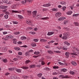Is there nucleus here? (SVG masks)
<instances>
[{"mask_svg":"<svg viewBox=\"0 0 79 79\" xmlns=\"http://www.w3.org/2000/svg\"><path fill=\"white\" fill-rule=\"evenodd\" d=\"M64 78H69V77H68V75H65V77H64Z\"/></svg>","mask_w":79,"mask_h":79,"instance_id":"nucleus-63","label":"nucleus"},{"mask_svg":"<svg viewBox=\"0 0 79 79\" xmlns=\"http://www.w3.org/2000/svg\"><path fill=\"white\" fill-rule=\"evenodd\" d=\"M22 69H29L28 67H26V66H23L22 67Z\"/></svg>","mask_w":79,"mask_h":79,"instance_id":"nucleus-22","label":"nucleus"},{"mask_svg":"<svg viewBox=\"0 0 79 79\" xmlns=\"http://www.w3.org/2000/svg\"><path fill=\"white\" fill-rule=\"evenodd\" d=\"M60 4H61V5H63L64 4V2H60Z\"/></svg>","mask_w":79,"mask_h":79,"instance_id":"nucleus-62","label":"nucleus"},{"mask_svg":"<svg viewBox=\"0 0 79 79\" xmlns=\"http://www.w3.org/2000/svg\"><path fill=\"white\" fill-rule=\"evenodd\" d=\"M66 19V18L63 17H60L58 19V21H63V20H64V19Z\"/></svg>","mask_w":79,"mask_h":79,"instance_id":"nucleus-7","label":"nucleus"},{"mask_svg":"<svg viewBox=\"0 0 79 79\" xmlns=\"http://www.w3.org/2000/svg\"><path fill=\"white\" fill-rule=\"evenodd\" d=\"M30 33L31 34H35V32H34L33 31H30Z\"/></svg>","mask_w":79,"mask_h":79,"instance_id":"nucleus-46","label":"nucleus"},{"mask_svg":"<svg viewBox=\"0 0 79 79\" xmlns=\"http://www.w3.org/2000/svg\"><path fill=\"white\" fill-rule=\"evenodd\" d=\"M58 66H54L53 67V69H58Z\"/></svg>","mask_w":79,"mask_h":79,"instance_id":"nucleus-48","label":"nucleus"},{"mask_svg":"<svg viewBox=\"0 0 79 79\" xmlns=\"http://www.w3.org/2000/svg\"><path fill=\"white\" fill-rule=\"evenodd\" d=\"M1 61H3V62H4V63H7L8 61L7 60V59H1Z\"/></svg>","mask_w":79,"mask_h":79,"instance_id":"nucleus-11","label":"nucleus"},{"mask_svg":"<svg viewBox=\"0 0 79 79\" xmlns=\"http://www.w3.org/2000/svg\"><path fill=\"white\" fill-rule=\"evenodd\" d=\"M2 2L4 3H6L8 2V0H2Z\"/></svg>","mask_w":79,"mask_h":79,"instance_id":"nucleus-33","label":"nucleus"},{"mask_svg":"<svg viewBox=\"0 0 79 79\" xmlns=\"http://www.w3.org/2000/svg\"><path fill=\"white\" fill-rule=\"evenodd\" d=\"M51 6V4L50 3L46 4L43 5V6L48 7Z\"/></svg>","mask_w":79,"mask_h":79,"instance_id":"nucleus-9","label":"nucleus"},{"mask_svg":"<svg viewBox=\"0 0 79 79\" xmlns=\"http://www.w3.org/2000/svg\"><path fill=\"white\" fill-rule=\"evenodd\" d=\"M38 39H34L33 40V41H34V42H38Z\"/></svg>","mask_w":79,"mask_h":79,"instance_id":"nucleus-50","label":"nucleus"},{"mask_svg":"<svg viewBox=\"0 0 79 79\" xmlns=\"http://www.w3.org/2000/svg\"><path fill=\"white\" fill-rule=\"evenodd\" d=\"M56 48H58V49H59V50H60V49H62V47H56Z\"/></svg>","mask_w":79,"mask_h":79,"instance_id":"nucleus-52","label":"nucleus"},{"mask_svg":"<svg viewBox=\"0 0 79 79\" xmlns=\"http://www.w3.org/2000/svg\"><path fill=\"white\" fill-rule=\"evenodd\" d=\"M70 74H74V72L73 71H70L69 72Z\"/></svg>","mask_w":79,"mask_h":79,"instance_id":"nucleus-35","label":"nucleus"},{"mask_svg":"<svg viewBox=\"0 0 79 79\" xmlns=\"http://www.w3.org/2000/svg\"><path fill=\"white\" fill-rule=\"evenodd\" d=\"M18 59L19 58H14L13 59V60L14 61H18Z\"/></svg>","mask_w":79,"mask_h":79,"instance_id":"nucleus-41","label":"nucleus"},{"mask_svg":"<svg viewBox=\"0 0 79 79\" xmlns=\"http://www.w3.org/2000/svg\"><path fill=\"white\" fill-rule=\"evenodd\" d=\"M16 35H18V34H20V33H19V32H15L14 33Z\"/></svg>","mask_w":79,"mask_h":79,"instance_id":"nucleus-40","label":"nucleus"},{"mask_svg":"<svg viewBox=\"0 0 79 79\" xmlns=\"http://www.w3.org/2000/svg\"><path fill=\"white\" fill-rule=\"evenodd\" d=\"M64 36L62 37V39L64 40H67L68 39V36L69 35V32H65L63 34Z\"/></svg>","mask_w":79,"mask_h":79,"instance_id":"nucleus-2","label":"nucleus"},{"mask_svg":"<svg viewBox=\"0 0 79 79\" xmlns=\"http://www.w3.org/2000/svg\"><path fill=\"white\" fill-rule=\"evenodd\" d=\"M25 55L26 56H27V55H29V51L25 53Z\"/></svg>","mask_w":79,"mask_h":79,"instance_id":"nucleus-47","label":"nucleus"},{"mask_svg":"<svg viewBox=\"0 0 79 79\" xmlns=\"http://www.w3.org/2000/svg\"><path fill=\"white\" fill-rule=\"evenodd\" d=\"M65 55L66 56H69V52H67L65 53Z\"/></svg>","mask_w":79,"mask_h":79,"instance_id":"nucleus-24","label":"nucleus"},{"mask_svg":"<svg viewBox=\"0 0 79 79\" xmlns=\"http://www.w3.org/2000/svg\"><path fill=\"white\" fill-rule=\"evenodd\" d=\"M77 16H78V14H74L73 15V16L74 17Z\"/></svg>","mask_w":79,"mask_h":79,"instance_id":"nucleus-56","label":"nucleus"},{"mask_svg":"<svg viewBox=\"0 0 79 79\" xmlns=\"http://www.w3.org/2000/svg\"><path fill=\"white\" fill-rule=\"evenodd\" d=\"M22 44V42L21 41H19L18 42V44L20 45V44Z\"/></svg>","mask_w":79,"mask_h":79,"instance_id":"nucleus-57","label":"nucleus"},{"mask_svg":"<svg viewBox=\"0 0 79 79\" xmlns=\"http://www.w3.org/2000/svg\"><path fill=\"white\" fill-rule=\"evenodd\" d=\"M71 63L73 66H76L77 65V63L75 62L72 61Z\"/></svg>","mask_w":79,"mask_h":79,"instance_id":"nucleus-12","label":"nucleus"},{"mask_svg":"<svg viewBox=\"0 0 79 79\" xmlns=\"http://www.w3.org/2000/svg\"><path fill=\"white\" fill-rule=\"evenodd\" d=\"M59 64H60V65H62V66H63V65H64V64L63 63H61V62H59Z\"/></svg>","mask_w":79,"mask_h":79,"instance_id":"nucleus-45","label":"nucleus"},{"mask_svg":"<svg viewBox=\"0 0 79 79\" xmlns=\"http://www.w3.org/2000/svg\"><path fill=\"white\" fill-rule=\"evenodd\" d=\"M37 11H33L32 12V14H33V18H35V16H36V15H37Z\"/></svg>","mask_w":79,"mask_h":79,"instance_id":"nucleus-3","label":"nucleus"},{"mask_svg":"<svg viewBox=\"0 0 79 79\" xmlns=\"http://www.w3.org/2000/svg\"><path fill=\"white\" fill-rule=\"evenodd\" d=\"M48 53H50V54H51L52 53H53V52H52V51H48Z\"/></svg>","mask_w":79,"mask_h":79,"instance_id":"nucleus-43","label":"nucleus"},{"mask_svg":"<svg viewBox=\"0 0 79 79\" xmlns=\"http://www.w3.org/2000/svg\"><path fill=\"white\" fill-rule=\"evenodd\" d=\"M21 39L22 40H26V37L25 36H22L21 37Z\"/></svg>","mask_w":79,"mask_h":79,"instance_id":"nucleus-21","label":"nucleus"},{"mask_svg":"<svg viewBox=\"0 0 79 79\" xmlns=\"http://www.w3.org/2000/svg\"><path fill=\"white\" fill-rule=\"evenodd\" d=\"M62 49L64 50H68V48L65 47H64L63 48H62Z\"/></svg>","mask_w":79,"mask_h":79,"instance_id":"nucleus-37","label":"nucleus"},{"mask_svg":"<svg viewBox=\"0 0 79 79\" xmlns=\"http://www.w3.org/2000/svg\"><path fill=\"white\" fill-rule=\"evenodd\" d=\"M40 41L41 42H47V40L44 39H41L40 40Z\"/></svg>","mask_w":79,"mask_h":79,"instance_id":"nucleus-13","label":"nucleus"},{"mask_svg":"<svg viewBox=\"0 0 79 79\" xmlns=\"http://www.w3.org/2000/svg\"><path fill=\"white\" fill-rule=\"evenodd\" d=\"M68 21L67 20L64 21V24H68Z\"/></svg>","mask_w":79,"mask_h":79,"instance_id":"nucleus-39","label":"nucleus"},{"mask_svg":"<svg viewBox=\"0 0 79 79\" xmlns=\"http://www.w3.org/2000/svg\"><path fill=\"white\" fill-rule=\"evenodd\" d=\"M4 17L6 19H8V15H6L4 16Z\"/></svg>","mask_w":79,"mask_h":79,"instance_id":"nucleus-38","label":"nucleus"},{"mask_svg":"<svg viewBox=\"0 0 79 79\" xmlns=\"http://www.w3.org/2000/svg\"><path fill=\"white\" fill-rule=\"evenodd\" d=\"M54 33H55L53 31L48 32V35H53V34Z\"/></svg>","mask_w":79,"mask_h":79,"instance_id":"nucleus-8","label":"nucleus"},{"mask_svg":"<svg viewBox=\"0 0 79 79\" xmlns=\"http://www.w3.org/2000/svg\"><path fill=\"white\" fill-rule=\"evenodd\" d=\"M16 71L18 73H21V69H15Z\"/></svg>","mask_w":79,"mask_h":79,"instance_id":"nucleus-30","label":"nucleus"},{"mask_svg":"<svg viewBox=\"0 0 79 79\" xmlns=\"http://www.w3.org/2000/svg\"><path fill=\"white\" fill-rule=\"evenodd\" d=\"M9 74H10V73H7L5 74V76H8V75H9Z\"/></svg>","mask_w":79,"mask_h":79,"instance_id":"nucleus-60","label":"nucleus"},{"mask_svg":"<svg viewBox=\"0 0 79 79\" xmlns=\"http://www.w3.org/2000/svg\"><path fill=\"white\" fill-rule=\"evenodd\" d=\"M48 17H44V18H42L41 19H43V20H47V19H48Z\"/></svg>","mask_w":79,"mask_h":79,"instance_id":"nucleus-34","label":"nucleus"},{"mask_svg":"<svg viewBox=\"0 0 79 79\" xmlns=\"http://www.w3.org/2000/svg\"><path fill=\"white\" fill-rule=\"evenodd\" d=\"M34 54H35V55H39V54H40V52H34Z\"/></svg>","mask_w":79,"mask_h":79,"instance_id":"nucleus-20","label":"nucleus"},{"mask_svg":"<svg viewBox=\"0 0 79 79\" xmlns=\"http://www.w3.org/2000/svg\"><path fill=\"white\" fill-rule=\"evenodd\" d=\"M52 11H56L57 10L55 8L52 9Z\"/></svg>","mask_w":79,"mask_h":79,"instance_id":"nucleus-53","label":"nucleus"},{"mask_svg":"<svg viewBox=\"0 0 79 79\" xmlns=\"http://www.w3.org/2000/svg\"><path fill=\"white\" fill-rule=\"evenodd\" d=\"M74 24H75L76 26H79V23L77 22H75L74 23Z\"/></svg>","mask_w":79,"mask_h":79,"instance_id":"nucleus-26","label":"nucleus"},{"mask_svg":"<svg viewBox=\"0 0 79 79\" xmlns=\"http://www.w3.org/2000/svg\"><path fill=\"white\" fill-rule=\"evenodd\" d=\"M14 48L16 50H21V49L18 47H15Z\"/></svg>","mask_w":79,"mask_h":79,"instance_id":"nucleus-25","label":"nucleus"},{"mask_svg":"<svg viewBox=\"0 0 79 79\" xmlns=\"http://www.w3.org/2000/svg\"><path fill=\"white\" fill-rule=\"evenodd\" d=\"M26 23L27 24H29V25H31V21L27 20Z\"/></svg>","mask_w":79,"mask_h":79,"instance_id":"nucleus-17","label":"nucleus"},{"mask_svg":"<svg viewBox=\"0 0 79 79\" xmlns=\"http://www.w3.org/2000/svg\"><path fill=\"white\" fill-rule=\"evenodd\" d=\"M42 73H39L37 74V76L39 77H40L42 76Z\"/></svg>","mask_w":79,"mask_h":79,"instance_id":"nucleus-29","label":"nucleus"},{"mask_svg":"<svg viewBox=\"0 0 79 79\" xmlns=\"http://www.w3.org/2000/svg\"><path fill=\"white\" fill-rule=\"evenodd\" d=\"M13 24H18V22L16 21H13Z\"/></svg>","mask_w":79,"mask_h":79,"instance_id":"nucleus-42","label":"nucleus"},{"mask_svg":"<svg viewBox=\"0 0 79 79\" xmlns=\"http://www.w3.org/2000/svg\"><path fill=\"white\" fill-rule=\"evenodd\" d=\"M13 42L14 44H16V39H13Z\"/></svg>","mask_w":79,"mask_h":79,"instance_id":"nucleus-27","label":"nucleus"},{"mask_svg":"<svg viewBox=\"0 0 79 79\" xmlns=\"http://www.w3.org/2000/svg\"><path fill=\"white\" fill-rule=\"evenodd\" d=\"M36 44L34 43H32L31 44V46L32 47H36Z\"/></svg>","mask_w":79,"mask_h":79,"instance_id":"nucleus-18","label":"nucleus"},{"mask_svg":"<svg viewBox=\"0 0 79 79\" xmlns=\"http://www.w3.org/2000/svg\"><path fill=\"white\" fill-rule=\"evenodd\" d=\"M67 71V69H62V70H61V71H63V72H64V73H65V72H66V71Z\"/></svg>","mask_w":79,"mask_h":79,"instance_id":"nucleus-44","label":"nucleus"},{"mask_svg":"<svg viewBox=\"0 0 79 79\" xmlns=\"http://www.w3.org/2000/svg\"><path fill=\"white\" fill-rule=\"evenodd\" d=\"M73 48L75 50H77H77H78V49L77 48H76V47H73Z\"/></svg>","mask_w":79,"mask_h":79,"instance_id":"nucleus-49","label":"nucleus"},{"mask_svg":"<svg viewBox=\"0 0 79 79\" xmlns=\"http://www.w3.org/2000/svg\"><path fill=\"white\" fill-rule=\"evenodd\" d=\"M27 13L28 15H31L32 11H31L27 10Z\"/></svg>","mask_w":79,"mask_h":79,"instance_id":"nucleus-15","label":"nucleus"},{"mask_svg":"<svg viewBox=\"0 0 79 79\" xmlns=\"http://www.w3.org/2000/svg\"><path fill=\"white\" fill-rule=\"evenodd\" d=\"M7 8H8V6H0V9L2 10H2V12H4V13H5V14H7V15H9L10 14V13L6 11V10H7Z\"/></svg>","mask_w":79,"mask_h":79,"instance_id":"nucleus-1","label":"nucleus"},{"mask_svg":"<svg viewBox=\"0 0 79 79\" xmlns=\"http://www.w3.org/2000/svg\"><path fill=\"white\" fill-rule=\"evenodd\" d=\"M18 16L19 19H23V16L21 15H18Z\"/></svg>","mask_w":79,"mask_h":79,"instance_id":"nucleus-31","label":"nucleus"},{"mask_svg":"<svg viewBox=\"0 0 79 79\" xmlns=\"http://www.w3.org/2000/svg\"><path fill=\"white\" fill-rule=\"evenodd\" d=\"M30 60H27L25 61V64H28L30 62Z\"/></svg>","mask_w":79,"mask_h":79,"instance_id":"nucleus-36","label":"nucleus"},{"mask_svg":"<svg viewBox=\"0 0 79 79\" xmlns=\"http://www.w3.org/2000/svg\"><path fill=\"white\" fill-rule=\"evenodd\" d=\"M7 47H6L5 48H3L2 49L3 50H4L5 52H6V51L7 50Z\"/></svg>","mask_w":79,"mask_h":79,"instance_id":"nucleus-28","label":"nucleus"},{"mask_svg":"<svg viewBox=\"0 0 79 79\" xmlns=\"http://www.w3.org/2000/svg\"><path fill=\"white\" fill-rule=\"evenodd\" d=\"M61 15V13L60 12H58L56 13L55 15L56 17H57L58 16H60Z\"/></svg>","mask_w":79,"mask_h":79,"instance_id":"nucleus-4","label":"nucleus"},{"mask_svg":"<svg viewBox=\"0 0 79 79\" xmlns=\"http://www.w3.org/2000/svg\"><path fill=\"white\" fill-rule=\"evenodd\" d=\"M27 2V0H24V1H22L21 3H22V4H23V5H24L26 4Z\"/></svg>","mask_w":79,"mask_h":79,"instance_id":"nucleus-14","label":"nucleus"},{"mask_svg":"<svg viewBox=\"0 0 79 79\" xmlns=\"http://www.w3.org/2000/svg\"><path fill=\"white\" fill-rule=\"evenodd\" d=\"M16 79V77H11V79Z\"/></svg>","mask_w":79,"mask_h":79,"instance_id":"nucleus-59","label":"nucleus"},{"mask_svg":"<svg viewBox=\"0 0 79 79\" xmlns=\"http://www.w3.org/2000/svg\"><path fill=\"white\" fill-rule=\"evenodd\" d=\"M59 77L60 78H64V76L63 75H60L59 76Z\"/></svg>","mask_w":79,"mask_h":79,"instance_id":"nucleus-23","label":"nucleus"},{"mask_svg":"<svg viewBox=\"0 0 79 79\" xmlns=\"http://www.w3.org/2000/svg\"><path fill=\"white\" fill-rule=\"evenodd\" d=\"M22 54H23V53H22V52H18V54L19 55H22Z\"/></svg>","mask_w":79,"mask_h":79,"instance_id":"nucleus-54","label":"nucleus"},{"mask_svg":"<svg viewBox=\"0 0 79 79\" xmlns=\"http://www.w3.org/2000/svg\"><path fill=\"white\" fill-rule=\"evenodd\" d=\"M12 13H21V11H20L19 12L16 11V10H13L12 11Z\"/></svg>","mask_w":79,"mask_h":79,"instance_id":"nucleus-16","label":"nucleus"},{"mask_svg":"<svg viewBox=\"0 0 79 79\" xmlns=\"http://www.w3.org/2000/svg\"><path fill=\"white\" fill-rule=\"evenodd\" d=\"M27 2H32L33 0H27Z\"/></svg>","mask_w":79,"mask_h":79,"instance_id":"nucleus-51","label":"nucleus"},{"mask_svg":"<svg viewBox=\"0 0 79 79\" xmlns=\"http://www.w3.org/2000/svg\"><path fill=\"white\" fill-rule=\"evenodd\" d=\"M40 65H36V67H37V68H40Z\"/></svg>","mask_w":79,"mask_h":79,"instance_id":"nucleus-64","label":"nucleus"},{"mask_svg":"<svg viewBox=\"0 0 79 79\" xmlns=\"http://www.w3.org/2000/svg\"><path fill=\"white\" fill-rule=\"evenodd\" d=\"M14 36L11 35H7L6 37V39H13V38Z\"/></svg>","mask_w":79,"mask_h":79,"instance_id":"nucleus-5","label":"nucleus"},{"mask_svg":"<svg viewBox=\"0 0 79 79\" xmlns=\"http://www.w3.org/2000/svg\"><path fill=\"white\" fill-rule=\"evenodd\" d=\"M21 47H24L25 48H26V47H27V46L26 45H24L21 46Z\"/></svg>","mask_w":79,"mask_h":79,"instance_id":"nucleus-58","label":"nucleus"},{"mask_svg":"<svg viewBox=\"0 0 79 79\" xmlns=\"http://www.w3.org/2000/svg\"><path fill=\"white\" fill-rule=\"evenodd\" d=\"M35 66H36L35 64H33V65H31L29 67L30 68H35Z\"/></svg>","mask_w":79,"mask_h":79,"instance_id":"nucleus-10","label":"nucleus"},{"mask_svg":"<svg viewBox=\"0 0 79 79\" xmlns=\"http://www.w3.org/2000/svg\"><path fill=\"white\" fill-rule=\"evenodd\" d=\"M71 55H75V56H77V54H76V52H75L74 50H73V53H71Z\"/></svg>","mask_w":79,"mask_h":79,"instance_id":"nucleus-6","label":"nucleus"},{"mask_svg":"<svg viewBox=\"0 0 79 79\" xmlns=\"http://www.w3.org/2000/svg\"><path fill=\"white\" fill-rule=\"evenodd\" d=\"M71 14H72V11H69L67 13V15H71Z\"/></svg>","mask_w":79,"mask_h":79,"instance_id":"nucleus-19","label":"nucleus"},{"mask_svg":"<svg viewBox=\"0 0 79 79\" xmlns=\"http://www.w3.org/2000/svg\"><path fill=\"white\" fill-rule=\"evenodd\" d=\"M24 79H26V78H28L29 77V76H25L24 77Z\"/></svg>","mask_w":79,"mask_h":79,"instance_id":"nucleus-61","label":"nucleus"},{"mask_svg":"<svg viewBox=\"0 0 79 79\" xmlns=\"http://www.w3.org/2000/svg\"><path fill=\"white\" fill-rule=\"evenodd\" d=\"M16 69L15 68H9L8 69Z\"/></svg>","mask_w":79,"mask_h":79,"instance_id":"nucleus-55","label":"nucleus"},{"mask_svg":"<svg viewBox=\"0 0 79 79\" xmlns=\"http://www.w3.org/2000/svg\"><path fill=\"white\" fill-rule=\"evenodd\" d=\"M54 52L55 53H61V52L59 51H54Z\"/></svg>","mask_w":79,"mask_h":79,"instance_id":"nucleus-32","label":"nucleus"}]
</instances>
